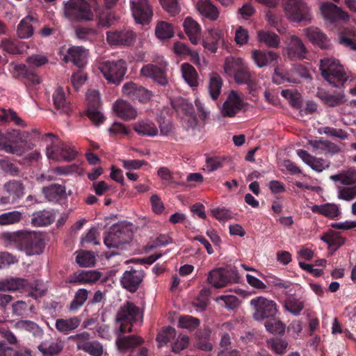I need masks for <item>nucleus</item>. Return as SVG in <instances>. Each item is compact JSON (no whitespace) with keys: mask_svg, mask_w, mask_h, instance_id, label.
<instances>
[{"mask_svg":"<svg viewBox=\"0 0 356 356\" xmlns=\"http://www.w3.org/2000/svg\"><path fill=\"white\" fill-rule=\"evenodd\" d=\"M266 346L276 354L284 355L286 353L289 343L284 339L271 338L266 341Z\"/></svg>","mask_w":356,"mask_h":356,"instance_id":"obj_41","label":"nucleus"},{"mask_svg":"<svg viewBox=\"0 0 356 356\" xmlns=\"http://www.w3.org/2000/svg\"><path fill=\"white\" fill-rule=\"evenodd\" d=\"M320 70L323 77L335 87L343 85L347 81L348 75L339 62L332 57L321 60Z\"/></svg>","mask_w":356,"mask_h":356,"instance_id":"obj_3","label":"nucleus"},{"mask_svg":"<svg viewBox=\"0 0 356 356\" xmlns=\"http://www.w3.org/2000/svg\"><path fill=\"white\" fill-rule=\"evenodd\" d=\"M24 233L25 232H4L1 234V240L6 247H17L21 250Z\"/></svg>","mask_w":356,"mask_h":356,"instance_id":"obj_37","label":"nucleus"},{"mask_svg":"<svg viewBox=\"0 0 356 356\" xmlns=\"http://www.w3.org/2000/svg\"><path fill=\"white\" fill-rule=\"evenodd\" d=\"M122 90L124 95L134 100H138L142 103L147 102L152 96L149 90L133 82L124 84Z\"/></svg>","mask_w":356,"mask_h":356,"instance_id":"obj_14","label":"nucleus"},{"mask_svg":"<svg viewBox=\"0 0 356 356\" xmlns=\"http://www.w3.org/2000/svg\"><path fill=\"white\" fill-rule=\"evenodd\" d=\"M273 80L277 84H281L285 81L294 82L293 80L289 78V74L284 72L283 67L281 65L275 67Z\"/></svg>","mask_w":356,"mask_h":356,"instance_id":"obj_63","label":"nucleus"},{"mask_svg":"<svg viewBox=\"0 0 356 356\" xmlns=\"http://www.w3.org/2000/svg\"><path fill=\"white\" fill-rule=\"evenodd\" d=\"M184 31L190 41L193 44H197L201 39V26L192 17H187L183 24Z\"/></svg>","mask_w":356,"mask_h":356,"instance_id":"obj_26","label":"nucleus"},{"mask_svg":"<svg viewBox=\"0 0 356 356\" xmlns=\"http://www.w3.org/2000/svg\"><path fill=\"white\" fill-rule=\"evenodd\" d=\"M265 327L268 332L274 334H283L285 332L284 324L274 317L265 323Z\"/></svg>","mask_w":356,"mask_h":356,"instance_id":"obj_54","label":"nucleus"},{"mask_svg":"<svg viewBox=\"0 0 356 356\" xmlns=\"http://www.w3.org/2000/svg\"><path fill=\"white\" fill-rule=\"evenodd\" d=\"M222 86V79L221 76L216 72L211 73L209 76L207 89L212 99L216 100L219 97Z\"/></svg>","mask_w":356,"mask_h":356,"instance_id":"obj_32","label":"nucleus"},{"mask_svg":"<svg viewBox=\"0 0 356 356\" xmlns=\"http://www.w3.org/2000/svg\"><path fill=\"white\" fill-rule=\"evenodd\" d=\"M42 140L47 143L46 156L50 161H69L76 155V152L70 145L62 142L54 134H47Z\"/></svg>","mask_w":356,"mask_h":356,"instance_id":"obj_2","label":"nucleus"},{"mask_svg":"<svg viewBox=\"0 0 356 356\" xmlns=\"http://www.w3.org/2000/svg\"><path fill=\"white\" fill-rule=\"evenodd\" d=\"M251 58L254 64L259 68L274 65L280 59V55L273 51L254 49L251 52Z\"/></svg>","mask_w":356,"mask_h":356,"instance_id":"obj_18","label":"nucleus"},{"mask_svg":"<svg viewBox=\"0 0 356 356\" xmlns=\"http://www.w3.org/2000/svg\"><path fill=\"white\" fill-rule=\"evenodd\" d=\"M207 282L213 287L219 289L225 286L229 282V279L223 269L215 268L209 273Z\"/></svg>","mask_w":356,"mask_h":356,"instance_id":"obj_29","label":"nucleus"},{"mask_svg":"<svg viewBox=\"0 0 356 356\" xmlns=\"http://www.w3.org/2000/svg\"><path fill=\"white\" fill-rule=\"evenodd\" d=\"M181 76L185 82L191 88L199 86V75L196 70L189 63H184L180 66Z\"/></svg>","mask_w":356,"mask_h":356,"instance_id":"obj_28","label":"nucleus"},{"mask_svg":"<svg viewBox=\"0 0 356 356\" xmlns=\"http://www.w3.org/2000/svg\"><path fill=\"white\" fill-rule=\"evenodd\" d=\"M318 96L325 104L330 107L341 106L346 102V96L343 92L334 94L321 92Z\"/></svg>","mask_w":356,"mask_h":356,"instance_id":"obj_36","label":"nucleus"},{"mask_svg":"<svg viewBox=\"0 0 356 356\" xmlns=\"http://www.w3.org/2000/svg\"><path fill=\"white\" fill-rule=\"evenodd\" d=\"M252 308V317L255 321H263L275 316L277 307L275 302L264 296L255 297L250 301Z\"/></svg>","mask_w":356,"mask_h":356,"instance_id":"obj_5","label":"nucleus"},{"mask_svg":"<svg viewBox=\"0 0 356 356\" xmlns=\"http://www.w3.org/2000/svg\"><path fill=\"white\" fill-rule=\"evenodd\" d=\"M309 208L312 212L321 214L330 218H334L340 215L339 206L332 203H326L321 205L314 204L309 207Z\"/></svg>","mask_w":356,"mask_h":356,"instance_id":"obj_30","label":"nucleus"},{"mask_svg":"<svg viewBox=\"0 0 356 356\" xmlns=\"http://www.w3.org/2000/svg\"><path fill=\"white\" fill-rule=\"evenodd\" d=\"M282 5L290 19L296 22L311 21L310 9L302 0H282Z\"/></svg>","mask_w":356,"mask_h":356,"instance_id":"obj_8","label":"nucleus"},{"mask_svg":"<svg viewBox=\"0 0 356 356\" xmlns=\"http://www.w3.org/2000/svg\"><path fill=\"white\" fill-rule=\"evenodd\" d=\"M223 69L227 75L233 76L237 83H247L250 81V73L248 64L241 58L227 57L225 60Z\"/></svg>","mask_w":356,"mask_h":356,"instance_id":"obj_4","label":"nucleus"},{"mask_svg":"<svg viewBox=\"0 0 356 356\" xmlns=\"http://www.w3.org/2000/svg\"><path fill=\"white\" fill-rule=\"evenodd\" d=\"M22 214L19 211H13L0 214V225H10L17 223L22 219Z\"/></svg>","mask_w":356,"mask_h":356,"instance_id":"obj_49","label":"nucleus"},{"mask_svg":"<svg viewBox=\"0 0 356 356\" xmlns=\"http://www.w3.org/2000/svg\"><path fill=\"white\" fill-rule=\"evenodd\" d=\"M99 69L108 82L120 83L127 72V65L123 60L106 61L99 64Z\"/></svg>","mask_w":356,"mask_h":356,"instance_id":"obj_9","label":"nucleus"},{"mask_svg":"<svg viewBox=\"0 0 356 356\" xmlns=\"http://www.w3.org/2000/svg\"><path fill=\"white\" fill-rule=\"evenodd\" d=\"M94 12L103 27L113 25L118 17L111 13L105 15L99 11L97 0H70L64 3V15L70 20H92Z\"/></svg>","mask_w":356,"mask_h":356,"instance_id":"obj_1","label":"nucleus"},{"mask_svg":"<svg viewBox=\"0 0 356 356\" xmlns=\"http://www.w3.org/2000/svg\"><path fill=\"white\" fill-rule=\"evenodd\" d=\"M70 339L76 343L79 350H84L87 346L91 342L90 341V334L86 332L72 335Z\"/></svg>","mask_w":356,"mask_h":356,"instance_id":"obj_61","label":"nucleus"},{"mask_svg":"<svg viewBox=\"0 0 356 356\" xmlns=\"http://www.w3.org/2000/svg\"><path fill=\"white\" fill-rule=\"evenodd\" d=\"M76 262L83 267H89L95 264V257L90 252L80 251L77 252Z\"/></svg>","mask_w":356,"mask_h":356,"instance_id":"obj_55","label":"nucleus"},{"mask_svg":"<svg viewBox=\"0 0 356 356\" xmlns=\"http://www.w3.org/2000/svg\"><path fill=\"white\" fill-rule=\"evenodd\" d=\"M133 129L142 136L154 137L159 133L158 127L152 120L143 118L133 124Z\"/></svg>","mask_w":356,"mask_h":356,"instance_id":"obj_23","label":"nucleus"},{"mask_svg":"<svg viewBox=\"0 0 356 356\" xmlns=\"http://www.w3.org/2000/svg\"><path fill=\"white\" fill-rule=\"evenodd\" d=\"M53 99L56 108L65 113H67L70 110V102L67 100L62 88L58 87L56 89L53 94Z\"/></svg>","mask_w":356,"mask_h":356,"instance_id":"obj_40","label":"nucleus"},{"mask_svg":"<svg viewBox=\"0 0 356 356\" xmlns=\"http://www.w3.org/2000/svg\"><path fill=\"white\" fill-rule=\"evenodd\" d=\"M24 289L29 291V296L35 299L42 297L46 291L44 285L39 281H35L32 284H28L26 282V286Z\"/></svg>","mask_w":356,"mask_h":356,"instance_id":"obj_45","label":"nucleus"},{"mask_svg":"<svg viewBox=\"0 0 356 356\" xmlns=\"http://www.w3.org/2000/svg\"><path fill=\"white\" fill-rule=\"evenodd\" d=\"M285 51L289 58L302 60L307 58V48L302 41L296 35H291L288 38Z\"/></svg>","mask_w":356,"mask_h":356,"instance_id":"obj_15","label":"nucleus"},{"mask_svg":"<svg viewBox=\"0 0 356 356\" xmlns=\"http://www.w3.org/2000/svg\"><path fill=\"white\" fill-rule=\"evenodd\" d=\"M132 16L138 24H148L153 15V11L148 0H130Z\"/></svg>","mask_w":356,"mask_h":356,"instance_id":"obj_11","label":"nucleus"},{"mask_svg":"<svg viewBox=\"0 0 356 356\" xmlns=\"http://www.w3.org/2000/svg\"><path fill=\"white\" fill-rule=\"evenodd\" d=\"M124 243L126 240L122 238L121 231L110 232L104 238V243L108 248H118Z\"/></svg>","mask_w":356,"mask_h":356,"instance_id":"obj_47","label":"nucleus"},{"mask_svg":"<svg viewBox=\"0 0 356 356\" xmlns=\"http://www.w3.org/2000/svg\"><path fill=\"white\" fill-rule=\"evenodd\" d=\"M196 8L201 15L211 21H216L219 17V10L211 0H199Z\"/></svg>","mask_w":356,"mask_h":356,"instance_id":"obj_25","label":"nucleus"},{"mask_svg":"<svg viewBox=\"0 0 356 356\" xmlns=\"http://www.w3.org/2000/svg\"><path fill=\"white\" fill-rule=\"evenodd\" d=\"M216 301L221 306L229 309H233L238 305V299L232 295L220 296L216 298Z\"/></svg>","mask_w":356,"mask_h":356,"instance_id":"obj_56","label":"nucleus"},{"mask_svg":"<svg viewBox=\"0 0 356 356\" xmlns=\"http://www.w3.org/2000/svg\"><path fill=\"white\" fill-rule=\"evenodd\" d=\"M246 104L242 93L231 90L220 107V114L225 118H233L241 111H245Z\"/></svg>","mask_w":356,"mask_h":356,"instance_id":"obj_7","label":"nucleus"},{"mask_svg":"<svg viewBox=\"0 0 356 356\" xmlns=\"http://www.w3.org/2000/svg\"><path fill=\"white\" fill-rule=\"evenodd\" d=\"M10 137L15 138V142H26L29 137V134L15 130L8 138L0 132V147L7 153L16 154L17 155L22 154V152L19 148L14 147L10 144Z\"/></svg>","mask_w":356,"mask_h":356,"instance_id":"obj_19","label":"nucleus"},{"mask_svg":"<svg viewBox=\"0 0 356 356\" xmlns=\"http://www.w3.org/2000/svg\"><path fill=\"white\" fill-rule=\"evenodd\" d=\"M113 110L115 115L125 120H134L138 116V111L129 102L124 99H118L113 104Z\"/></svg>","mask_w":356,"mask_h":356,"instance_id":"obj_20","label":"nucleus"},{"mask_svg":"<svg viewBox=\"0 0 356 356\" xmlns=\"http://www.w3.org/2000/svg\"><path fill=\"white\" fill-rule=\"evenodd\" d=\"M143 277L142 270L132 269L124 272L120 282L124 288L131 292H135L142 282Z\"/></svg>","mask_w":356,"mask_h":356,"instance_id":"obj_21","label":"nucleus"},{"mask_svg":"<svg viewBox=\"0 0 356 356\" xmlns=\"http://www.w3.org/2000/svg\"><path fill=\"white\" fill-rule=\"evenodd\" d=\"M138 308L132 302H127L122 306L116 315V321L120 323V332L132 331L133 324L141 320Z\"/></svg>","mask_w":356,"mask_h":356,"instance_id":"obj_6","label":"nucleus"},{"mask_svg":"<svg viewBox=\"0 0 356 356\" xmlns=\"http://www.w3.org/2000/svg\"><path fill=\"white\" fill-rule=\"evenodd\" d=\"M176 336V331L172 327H168L161 330L156 337V341L159 347L165 346L171 339Z\"/></svg>","mask_w":356,"mask_h":356,"instance_id":"obj_48","label":"nucleus"},{"mask_svg":"<svg viewBox=\"0 0 356 356\" xmlns=\"http://www.w3.org/2000/svg\"><path fill=\"white\" fill-rule=\"evenodd\" d=\"M36 20L31 16H26L21 20L17 26V35L21 38H29L33 34V26Z\"/></svg>","mask_w":356,"mask_h":356,"instance_id":"obj_33","label":"nucleus"},{"mask_svg":"<svg viewBox=\"0 0 356 356\" xmlns=\"http://www.w3.org/2000/svg\"><path fill=\"white\" fill-rule=\"evenodd\" d=\"M39 350L46 355H52L59 353L63 346L60 343L58 342H44L38 346Z\"/></svg>","mask_w":356,"mask_h":356,"instance_id":"obj_51","label":"nucleus"},{"mask_svg":"<svg viewBox=\"0 0 356 356\" xmlns=\"http://www.w3.org/2000/svg\"><path fill=\"white\" fill-rule=\"evenodd\" d=\"M337 197L340 200L350 201L356 197V184L352 186H337Z\"/></svg>","mask_w":356,"mask_h":356,"instance_id":"obj_53","label":"nucleus"},{"mask_svg":"<svg viewBox=\"0 0 356 356\" xmlns=\"http://www.w3.org/2000/svg\"><path fill=\"white\" fill-rule=\"evenodd\" d=\"M42 193L48 200H53L57 195H62L65 193V190L62 186L54 184L43 188Z\"/></svg>","mask_w":356,"mask_h":356,"instance_id":"obj_58","label":"nucleus"},{"mask_svg":"<svg viewBox=\"0 0 356 356\" xmlns=\"http://www.w3.org/2000/svg\"><path fill=\"white\" fill-rule=\"evenodd\" d=\"M200 325V321L191 316H181L178 321V326L183 329L193 330Z\"/></svg>","mask_w":356,"mask_h":356,"instance_id":"obj_57","label":"nucleus"},{"mask_svg":"<svg viewBox=\"0 0 356 356\" xmlns=\"http://www.w3.org/2000/svg\"><path fill=\"white\" fill-rule=\"evenodd\" d=\"M80 323L81 319L77 316H74L70 318L57 319L55 326L60 332L67 334L77 328Z\"/></svg>","mask_w":356,"mask_h":356,"instance_id":"obj_35","label":"nucleus"},{"mask_svg":"<svg viewBox=\"0 0 356 356\" xmlns=\"http://www.w3.org/2000/svg\"><path fill=\"white\" fill-rule=\"evenodd\" d=\"M296 152L302 161L316 172H321L330 167L329 162L322 158L315 157L305 150L298 149Z\"/></svg>","mask_w":356,"mask_h":356,"instance_id":"obj_22","label":"nucleus"},{"mask_svg":"<svg viewBox=\"0 0 356 356\" xmlns=\"http://www.w3.org/2000/svg\"><path fill=\"white\" fill-rule=\"evenodd\" d=\"M212 216L218 221L225 222L234 217L233 212L225 207H216L211 209Z\"/></svg>","mask_w":356,"mask_h":356,"instance_id":"obj_50","label":"nucleus"},{"mask_svg":"<svg viewBox=\"0 0 356 356\" xmlns=\"http://www.w3.org/2000/svg\"><path fill=\"white\" fill-rule=\"evenodd\" d=\"M88 51L79 46H72L67 49L66 53H62V59L65 63L72 62L79 67H82L86 64Z\"/></svg>","mask_w":356,"mask_h":356,"instance_id":"obj_17","label":"nucleus"},{"mask_svg":"<svg viewBox=\"0 0 356 356\" xmlns=\"http://www.w3.org/2000/svg\"><path fill=\"white\" fill-rule=\"evenodd\" d=\"M124 332H120V330L116 331V345L118 350L123 351L129 348H135L143 343V339L138 336L131 335L124 337Z\"/></svg>","mask_w":356,"mask_h":356,"instance_id":"obj_24","label":"nucleus"},{"mask_svg":"<svg viewBox=\"0 0 356 356\" xmlns=\"http://www.w3.org/2000/svg\"><path fill=\"white\" fill-rule=\"evenodd\" d=\"M13 121L17 125L22 124L23 121L17 116L13 110L1 109L0 113V123L3 124Z\"/></svg>","mask_w":356,"mask_h":356,"instance_id":"obj_59","label":"nucleus"},{"mask_svg":"<svg viewBox=\"0 0 356 356\" xmlns=\"http://www.w3.org/2000/svg\"><path fill=\"white\" fill-rule=\"evenodd\" d=\"M136 40V34L129 29L109 31L106 40L112 46H129Z\"/></svg>","mask_w":356,"mask_h":356,"instance_id":"obj_13","label":"nucleus"},{"mask_svg":"<svg viewBox=\"0 0 356 356\" xmlns=\"http://www.w3.org/2000/svg\"><path fill=\"white\" fill-rule=\"evenodd\" d=\"M321 240L326 243L330 249L335 251L344 243V238L334 232H330L321 236Z\"/></svg>","mask_w":356,"mask_h":356,"instance_id":"obj_42","label":"nucleus"},{"mask_svg":"<svg viewBox=\"0 0 356 356\" xmlns=\"http://www.w3.org/2000/svg\"><path fill=\"white\" fill-rule=\"evenodd\" d=\"M43 241L40 233L25 232L22 238L21 250L28 255L39 254L42 252Z\"/></svg>","mask_w":356,"mask_h":356,"instance_id":"obj_12","label":"nucleus"},{"mask_svg":"<svg viewBox=\"0 0 356 356\" xmlns=\"http://www.w3.org/2000/svg\"><path fill=\"white\" fill-rule=\"evenodd\" d=\"M330 179L343 185L353 184L356 183V168L354 167L349 168L339 174L330 176Z\"/></svg>","mask_w":356,"mask_h":356,"instance_id":"obj_34","label":"nucleus"},{"mask_svg":"<svg viewBox=\"0 0 356 356\" xmlns=\"http://www.w3.org/2000/svg\"><path fill=\"white\" fill-rule=\"evenodd\" d=\"M284 307L290 313L298 315L303 309V303L293 297H289L286 300Z\"/></svg>","mask_w":356,"mask_h":356,"instance_id":"obj_60","label":"nucleus"},{"mask_svg":"<svg viewBox=\"0 0 356 356\" xmlns=\"http://www.w3.org/2000/svg\"><path fill=\"white\" fill-rule=\"evenodd\" d=\"M339 7L332 3H324L321 6V12L323 17L333 23L336 22V15Z\"/></svg>","mask_w":356,"mask_h":356,"instance_id":"obj_46","label":"nucleus"},{"mask_svg":"<svg viewBox=\"0 0 356 356\" xmlns=\"http://www.w3.org/2000/svg\"><path fill=\"white\" fill-rule=\"evenodd\" d=\"M208 33L212 40H215L222 45L225 44V31L219 26H213L208 29Z\"/></svg>","mask_w":356,"mask_h":356,"instance_id":"obj_64","label":"nucleus"},{"mask_svg":"<svg viewBox=\"0 0 356 356\" xmlns=\"http://www.w3.org/2000/svg\"><path fill=\"white\" fill-rule=\"evenodd\" d=\"M101 277V273L97 270H83L74 273L70 277V283L92 284L98 281Z\"/></svg>","mask_w":356,"mask_h":356,"instance_id":"obj_27","label":"nucleus"},{"mask_svg":"<svg viewBox=\"0 0 356 356\" xmlns=\"http://www.w3.org/2000/svg\"><path fill=\"white\" fill-rule=\"evenodd\" d=\"M167 63L162 61L159 65L148 64L143 66L140 70V74L143 76L148 77L154 79L161 85H165L168 83L165 76V69Z\"/></svg>","mask_w":356,"mask_h":356,"instance_id":"obj_16","label":"nucleus"},{"mask_svg":"<svg viewBox=\"0 0 356 356\" xmlns=\"http://www.w3.org/2000/svg\"><path fill=\"white\" fill-rule=\"evenodd\" d=\"M257 37L259 42L264 43L268 47L277 48L280 46V38L273 32L261 30L258 31Z\"/></svg>","mask_w":356,"mask_h":356,"instance_id":"obj_38","label":"nucleus"},{"mask_svg":"<svg viewBox=\"0 0 356 356\" xmlns=\"http://www.w3.org/2000/svg\"><path fill=\"white\" fill-rule=\"evenodd\" d=\"M173 107L177 112H181L185 114H191L193 112V105L186 99L179 98L172 102Z\"/></svg>","mask_w":356,"mask_h":356,"instance_id":"obj_62","label":"nucleus"},{"mask_svg":"<svg viewBox=\"0 0 356 356\" xmlns=\"http://www.w3.org/2000/svg\"><path fill=\"white\" fill-rule=\"evenodd\" d=\"M3 191L7 195L0 198V204H13L17 203L25 195V186L21 181L12 179L3 186Z\"/></svg>","mask_w":356,"mask_h":356,"instance_id":"obj_10","label":"nucleus"},{"mask_svg":"<svg viewBox=\"0 0 356 356\" xmlns=\"http://www.w3.org/2000/svg\"><path fill=\"white\" fill-rule=\"evenodd\" d=\"M155 34L160 40L171 38L174 35V27L168 22L161 21L156 26Z\"/></svg>","mask_w":356,"mask_h":356,"instance_id":"obj_43","label":"nucleus"},{"mask_svg":"<svg viewBox=\"0 0 356 356\" xmlns=\"http://www.w3.org/2000/svg\"><path fill=\"white\" fill-rule=\"evenodd\" d=\"M54 221L53 215L47 211H39L33 213L31 223L34 226H47Z\"/></svg>","mask_w":356,"mask_h":356,"instance_id":"obj_44","label":"nucleus"},{"mask_svg":"<svg viewBox=\"0 0 356 356\" xmlns=\"http://www.w3.org/2000/svg\"><path fill=\"white\" fill-rule=\"evenodd\" d=\"M306 37L312 42L322 48L327 46L328 40L327 36L316 27H309L304 29Z\"/></svg>","mask_w":356,"mask_h":356,"instance_id":"obj_31","label":"nucleus"},{"mask_svg":"<svg viewBox=\"0 0 356 356\" xmlns=\"http://www.w3.org/2000/svg\"><path fill=\"white\" fill-rule=\"evenodd\" d=\"M26 286V280L21 278H10L0 280V291H20Z\"/></svg>","mask_w":356,"mask_h":356,"instance_id":"obj_39","label":"nucleus"},{"mask_svg":"<svg viewBox=\"0 0 356 356\" xmlns=\"http://www.w3.org/2000/svg\"><path fill=\"white\" fill-rule=\"evenodd\" d=\"M88 296V291L85 289H79L74 296L73 300L72 301L70 309L71 311H76L81 307L86 301Z\"/></svg>","mask_w":356,"mask_h":356,"instance_id":"obj_52","label":"nucleus"}]
</instances>
